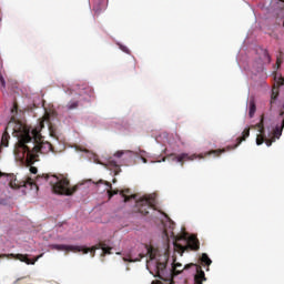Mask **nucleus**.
Listing matches in <instances>:
<instances>
[{
    "label": "nucleus",
    "mask_w": 284,
    "mask_h": 284,
    "mask_svg": "<svg viewBox=\"0 0 284 284\" xmlns=\"http://www.w3.org/2000/svg\"><path fill=\"white\" fill-rule=\"evenodd\" d=\"M264 59L266 63H272V57L270 55V52L267 50H264Z\"/></svg>",
    "instance_id": "24"
},
{
    "label": "nucleus",
    "mask_w": 284,
    "mask_h": 284,
    "mask_svg": "<svg viewBox=\"0 0 284 284\" xmlns=\"http://www.w3.org/2000/svg\"><path fill=\"white\" fill-rule=\"evenodd\" d=\"M48 179H50L49 174H42L37 176V183H41V181L48 182Z\"/></svg>",
    "instance_id": "22"
},
{
    "label": "nucleus",
    "mask_w": 284,
    "mask_h": 284,
    "mask_svg": "<svg viewBox=\"0 0 284 284\" xmlns=\"http://www.w3.org/2000/svg\"><path fill=\"white\" fill-rule=\"evenodd\" d=\"M79 108V101H70L67 104V110H77Z\"/></svg>",
    "instance_id": "21"
},
{
    "label": "nucleus",
    "mask_w": 284,
    "mask_h": 284,
    "mask_svg": "<svg viewBox=\"0 0 284 284\" xmlns=\"http://www.w3.org/2000/svg\"><path fill=\"white\" fill-rule=\"evenodd\" d=\"M162 161L165 162V158H163Z\"/></svg>",
    "instance_id": "34"
},
{
    "label": "nucleus",
    "mask_w": 284,
    "mask_h": 284,
    "mask_svg": "<svg viewBox=\"0 0 284 284\" xmlns=\"http://www.w3.org/2000/svg\"><path fill=\"white\" fill-rule=\"evenodd\" d=\"M280 116H282V125L281 126H275L272 133L268 134L270 139L265 136V115L261 116L260 123L256 125H253L252 128L256 130L258 129L260 134L256 138V145H263L265 143L267 148H271L272 143L276 141V139H281V135L283 134V129H284V105L280 110Z\"/></svg>",
    "instance_id": "3"
},
{
    "label": "nucleus",
    "mask_w": 284,
    "mask_h": 284,
    "mask_svg": "<svg viewBox=\"0 0 284 284\" xmlns=\"http://www.w3.org/2000/svg\"><path fill=\"white\" fill-rule=\"evenodd\" d=\"M125 154V151H118L114 153V156H116V159H121V156H123Z\"/></svg>",
    "instance_id": "25"
},
{
    "label": "nucleus",
    "mask_w": 284,
    "mask_h": 284,
    "mask_svg": "<svg viewBox=\"0 0 284 284\" xmlns=\"http://www.w3.org/2000/svg\"><path fill=\"white\" fill-rule=\"evenodd\" d=\"M164 234H165V236H170V233H168L166 229H164Z\"/></svg>",
    "instance_id": "30"
},
{
    "label": "nucleus",
    "mask_w": 284,
    "mask_h": 284,
    "mask_svg": "<svg viewBox=\"0 0 284 284\" xmlns=\"http://www.w3.org/2000/svg\"><path fill=\"white\" fill-rule=\"evenodd\" d=\"M0 176H3V173L0 172Z\"/></svg>",
    "instance_id": "35"
},
{
    "label": "nucleus",
    "mask_w": 284,
    "mask_h": 284,
    "mask_svg": "<svg viewBox=\"0 0 284 284\" xmlns=\"http://www.w3.org/2000/svg\"><path fill=\"white\" fill-rule=\"evenodd\" d=\"M105 10H108V0H94L93 12L97 17H99L101 12H105Z\"/></svg>",
    "instance_id": "13"
},
{
    "label": "nucleus",
    "mask_w": 284,
    "mask_h": 284,
    "mask_svg": "<svg viewBox=\"0 0 284 284\" xmlns=\"http://www.w3.org/2000/svg\"><path fill=\"white\" fill-rule=\"evenodd\" d=\"M9 186L11 190H21V187H24V190H34V192H39V184L32 181L31 178L19 181L13 174L9 175Z\"/></svg>",
    "instance_id": "6"
},
{
    "label": "nucleus",
    "mask_w": 284,
    "mask_h": 284,
    "mask_svg": "<svg viewBox=\"0 0 284 284\" xmlns=\"http://www.w3.org/2000/svg\"><path fill=\"white\" fill-rule=\"evenodd\" d=\"M187 245L183 246L181 244H176L175 247L181 251V255H183V252H189L192 250L193 252H199L201 250V242H199V239L195 235H191L187 241Z\"/></svg>",
    "instance_id": "10"
},
{
    "label": "nucleus",
    "mask_w": 284,
    "mask_h": 284,
    "mask_svg": "<svg viewBox=\"0 0 284 284\" xmlns=\"http://www.w3.org/2000/svg\"><path fill=\"white\" fill-rule=\"evenodd\" d=\"M52 179L50 181V185L52 186V190L54 194H61L64 196H72L77 190H79V186L70 187V180L67 178H59L57 175H52Z\"/></svg>",
    "instance_id": "5"
},
{
    "label": "nucleus",
    "mask_w": 284,
    "mask_h": 284,
    "mask_svg": "<svg viewBox=\"0 0 284 284\" xmlns=\"http://www.w3.org/2000/svg\"><path fill=\"white\" fill-rule=\"evenodd\" d=\"M51 250H57L58 252H83V254L91 253V256H94L97 250H102L103 254H112V247L108 245V242H99L91 248L85 246H74V245H65V244H51Z\"/></svg>",
    "instance_id": "4"
},
{
    "label": "nucleus",
    "mask_w": 284,
    "mask_h": 284,
    "mask_svg": "<svg viewBox=\"0 0 284 284\" xmlns=\"http://www.w3.org/2000/svg\"><path fill=\"white\" fill-rule=\"evenodd\" d=\"M109 163H110L111 168H113L114 174L116 176V174H119L121 172V166L114 160L110 161Z\"/></svg>",
    "instance_id": "20"
},
{
    "label": "nucleus",
    "mask_w": 284,
    "mask_h": 284,
    "mask_svg": "<svg viewBox=\"0 0 284 284\" xmlns=\"http://www.w3.org/2000/svg\"><path fill=\"white\" fill-rule=\"evenodd\" d=\"M282 85H284V79H283Z\"/></svg>",
    "instance_id": "36"
},
{
    "label": "nucleus",
    "mask_w": 284,
    "mask_h": 284,
    "mask_svg": "<svg viewBox=\"0 0 284 284\" xmlns=\"http://www.w3.org/2000/svg\"><path fill=\"white\" fill-rule=\"evenodd\" d=\"M142 258H145V254L140 253L139 257L135 260H132V257H123V261H124V263H136V262L141 261Z\"/></svg>",
    "instance_id": "19"
},
{
    "label": "nucleus",
    "mask_w": 284,
    "mask_h": 284,
    "mask_svg": "<svg viewBox=\"0 0 284 284\" xmlns=\"http://www.w3.org/2000/svg\"><path fill=\"white\" fill-rule=\"evenodd\" d=\"M30 172H31V174H37V172H39V170L37 169V166H30Z\"/></svg>",
    "instance_id": "27"
},
{
    "label": "nucleus",
    "mask_w": 284,
    "mask_h": 284,
    "mask_svg": "<svg viewBox=\"0 0 284 284\" xmlns=\"http://www.w3.org/2000/svg\"><path fill=\"white\" fill-rule=\"evenodd\" d=\"M170 227H171L172 230H174V223L170 224Z\"/></svg>",
    "instance_id": "31"
},
{
    "label": "nucleus",
    "mask_w": 284,
    "mask_h": 284,
    "mask_svg": "<svg viewBox=\"0 0 284 284\" xmlns=\"http://www.w3.org/2000/svg\"><path fill=\"white\" fill-rule=\"evenodd\" d=\"M276 99H278V89L274 88L271 94L270 110H273L274 103H276Z\"/></svg>",
    "instance_id": "17"
},
{
    "label": "nucleus",
    "mask_w": 284,
    "mask_h": 284,
    "mask_svg": "<svg viewBox=\"0 0 284 284\" xmlns=\"http://www.w3.org/2000/svg\"><path fill=\"white\" fill-rule=\"evenodd\" d=\"M43 257V254L38 255L34 260L28 258V255L23 254H0V258H16L17 261H21V263H26L27 265H34L39 258Z\"/></svg>",
    "instance_id": "11"
},
{
    "label": "nucleus",
    "mask_w": 284,
    "mask_h": 284,
    "mask_svg": "<svg viewBox=\"0 0 284 284\" xmlns=\"http://www.w3.org/2000/svg\"><path fill=\"white\" fill-rule=\"evenodd\" d=\"M112 183H116V179H113V180H112Z\"/></svg>",
    "instance_id": "32"
},
{
    "label": "nucleus",
    "mask_w": 284,
    "mask_h": 284,
    "mask_svg": "<svg viewBox=\"0 0 284 284\" xmlns=\"http://www.w3.org/2000/svg\"><path fill=\"white\" fill-rule=\"evenodd\" d=\"M201 264L206 265L207 267H210V265H212V260L210 258V256H207V253L202 254Z\"/></svg>",
    "instance_id": "18"
},
{
    "label": "nucleus",
    "mask_w": 284,
    "mask_h": 284,
    "mask_svg": "<svg viewBox=\"0 0 284 284\" xmlns=\"http://www.w3.org/2000/svg\"><path fill=\"white\" fill-rule=\"evenodd\" d=\"M19 112V105L13 103V108L11 109V120L8 124L12 125L16 123L18 129L14 128L13 132L18 133V143L16 146V154H18L19 159H26L28 165H34L37 161H39V154H48L49 152H54L52 144L50 142H43V136L41 135V130L45 128V123L42 120L39 125L30 131L28 126L22 125L19 120L14 116Z\"/></svg>",
    "instance_id": "1"
},
{
    "label": "nucleus",
    "mask_w": 284,
    "mask_h": 284,
    "mask_svg": "<svg viewBox=\"0 0 284 284\" xmlns=\"http://www.w3.org/2000/svg\"><path fill=\"white\" fill-rule=\"evenodd\" d=\"M254 114H256V101L254 98H251L248 101V116L250 119H254Z\"/></svg>",
    "instance_id": "15"
},
{
    "label": "nucleus",
    "mask_w": 284,
    "mask_h": 284,
    "mask_svg": "<svg viewBox=\"0 0 284 284\" xmlns=\"http://www.w3.org/2000/svg\"><path fill=\"white\" fill-rule=\"evenodd\" d=\"M151 284H163L161 281H153Z\"/></svg>",
    "instance_id": "29"
},
{
    "label": "nucleus",
    "mask_w": 284,
    "mask_h": 284,
    "mask_svg": "<svg viewBox=\"0 0 284 284\" xmlns=\"http://www.w3.org/2000/svg\"><path fill=\"white\" fill-rule=\"evenodd\" d=\"M283 63V52L280 51L277 58H276V65L277 68H281V64Z\"/></svg>",
    "instance_id": "23"
},
{
    "label": "nucleus",
    "mask_w": 284,
    "mask_h": 284,
    "mask_svg": "<svg viewBox=\"0 0 284 284\" xmlns=\"http://www.w3.org/2000/svg\"><path fill=\"white\" fill-rule=\"evenodd\" d=\"M199 159H203V156L199 155Z\"/></svg>",
    "instance_id": "33"
},
{
    "label": "nucleus",
    "mask_w": 284,
    "mask_h": 284,
    "mask_svg": "<svg viewBox=\"0 0 284 284\" xmlns=\"http://www.w3.org/2000/svg\"><path fill=\"white\" fill-rule=\"evenodd\" d=\"M195 275H194V284H203V281H207L205 277V272L201 265H194Z\"/></svg>",
    "instance_id": "14"
},
{
    "label": "nucleus",
    "mask_w": 284,
    "mask_h": 284,
    "mask_svg": "<svg viewBox=\"0 0 284 284\" xmlns=\"http://www.w3.org/2000/svg\"><path fill=\"white\" fill-rule=\"evenodd\" d=\"M154 205H155V200L152 196H144L135 202L138 212H140V214H143L144 216L146 214H150L149 210H152Z\"/></svg>",
    "instance_id": "9"
},
{
    "label": "nucleus",
    "mask_w": 284,
    "mask_h": 284,
    "mask_svg": "<svg viewBox=\"0 0 284 284\" xmlns=\"http://www.w3.org/2000/svg\"><path fill=\"white\" fill-rule=\"evenodd\" d=\"M169 156L172 158V161H176L178 163H180L182 168L183 165H185V161H194L195 159H199V155L196 154L190 155L187 153H181V154L172 153Z\"/></svg>",
    "instance_id": "12"
},
{
    "label": "nucleus",
    "mask_w": 284,
    "mask_h": 284,
    "mask_svg": "<svg viewBox=\"0 0 284 284\" xmlns=\"http://www.w3.org/2000/svg\"><path fill=\"white\" fill-rule=\"evenodd\" d=\"M99 183H103L104 185H106V187H109V190H108L109 199H112V196L119 194V192H120L122 199H124V203L132 201V199H136V195H128V194H131L130 189H124L121 191H119L118 189L112 190V183H110L108 181H103V180H100L99 182H97V185H99Z\"/></svg>",
    "instance_id": "7"
},
{
    "label": "nucleus",
    "mask_w": 284,
    "mask_h": 284,
    "mask_svg": "<svg viewBox=\"0 0 284 284\" xmlns=\"http://www.w3.org/2000/svg\"><path fill=\"white\" fill-rule=\"evenodd\" d=\"M143 154H145V151H140V156L142 159V163H148V159H145V156H143Z\"/></svg>",
    "instance_id": "26"
},
{
    "label": "nucleus",
    "mask_w": 284,
    "mask_h": 284,
    "mask_svg": "<svg viewBox=\"0 0 284 284\" xmlns=\"http://www.w3.org/2000/svg\"><path fill=\"white\" fill-rule=\"evenodd\" d=\"M9 141H10V133H8V130L6 129L1 138L0 152H1V148H8Z\"/></svg>",
    "instance_id": "16"
},
{
    "label": "nucleus",
    "mask_w": 284,
    "mask_h": 284,
    "mask_svg": "<svg viewBox=\"0 0 284 284\" xmlns=\"http://www.w3.org/2000/svg\"><path fill=\"white\" fill-rule=\"evenodd\" d=\"M146 254L150 261H146V267L150 270L152 263H154V272L150 271L153 276L161 278V281H168L169 284H174V276H179L183 272V270H190V267H194V263L186 264L183 267V264L179 262H173V266L170 272L171 278H165L163 274H165V268L168 267V256H162L156 260V251L152 246H146ZM183 267V268H182Z\"/></svg>",
    "instance_id": "2"
},
{
    "label": "nucleus",
    "mask_w": 284,
    "mask_h": 284,
    "mask_svg": "<svg viewBox=\"0 0 284 284\" xmlns=\"http://www.w3.org/2000/svg\"><path fill=\"white\" fill-rule=\"evenodd\" d=\"M116 254H121L120 252H118Z\"/></svg>",
    "instance_id": "37"
},
{
    "label": "nucleus",
    "mask_w": 284,
    "mask_h": 284,
    "mask_svg": "<svg viewBox=\"0 0 284 284\" xmlns=\"http://www.w3.org/2000/svg\"><path fill=\"white\" fill-rule=\"evenodd\" d=\"M0 81L2 83V88H6V80H3V77L0 78Z\"/></svg>",
    "instance_id": "28"
},
{
    "label": "nucleus",
    "mask_w": 284,
    "mask_h": 284,
    "mask_svg": "<svg viewBox=\"0 0 284 284\" xmlns=\"http://www.w3.org/2000/svg\"><path fill=\"white\" fill-rule=\"evenodd\" d=\"M250 136V128H245L244 131L242 132V136L236 139V144L234 146H227L226 149H217V150H212L206 152V155H212L214 154V156H221L223 153L230 151V150H236V148H239V145H241L243 143V141H245L247 138Z\"/></svg>",
    "instance_id": "8"
}]
</instances>
